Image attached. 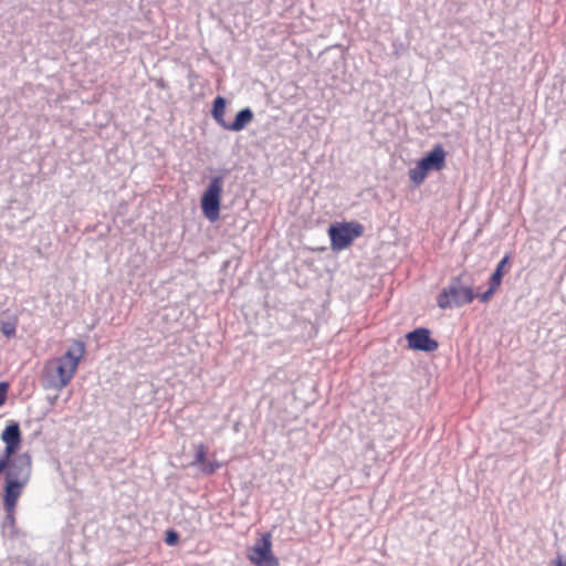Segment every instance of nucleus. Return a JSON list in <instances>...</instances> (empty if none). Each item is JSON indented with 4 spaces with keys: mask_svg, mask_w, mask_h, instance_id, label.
Segmentation results:
<instances>
[{
    "mask_svg": "<svg viewBox=\"0 0 566 566\" xmlns=\"http://www.w3.org/2000/svg\"><path fill=\"white\" fill-rule=\"evenodd\" d=\"M253 112L250 108L241 109L232 123H227L224 129L232 132H240L253 119Z\"/></svg>",
    "mask_w": 566,
    "mask_h": 566,
    "instance_id": "nucleus-9",
    "label": "nucleus"
},
{
    "mask_svg": "<svg viewBox=\"0 0 566 566\" xmlns=\"http://www.w3.org/2000/svg\"><path fill=\"white\" fill-rule=\"evenodd\" d=\"M499 289L497 285H493V283L489 282V289L483 294L480 295V301L486 303L493 296L494 292Z\"/></svg>",
    "mask_w": 566,
    "mask_h": 566,
    "instance_id": "nucleus-13",
    "label": "nucleus"
},
{
    "mask_svg": "<svg viewBox=\"0 0 566 566\" xmlns=\"http://www.w3.org/2000/svg\"><path fill=\"white\" fill-rule=\"evenodd\" d=\"M553 564H554V566H566V556L558 555V556L553 560Z\"/></svg>",
    "mask_w": 566,
    "mask_h": 566,
    "instance_id": "nucleus-18",
    "label": "nucleus"
},
{
    "mask_svg": "<svg viewBox=\"0 0 566 566\" xmlns=\"http://www.w3.org/2000/svg\"><path fill=\"white\" fill-rule=\"evenodd\" d=\"M365 228L357 221L335 222L329 226L327 233L334 252L349 248L353 242L364 234Z\"/></svg>",
    "mask_w": 566,
    "mask_h": 566,
    "instance_id": "nucleus-3",
    "label": "nucleus"
},
{
    "mask_svg": "<svg viewBox=\"0 0 566 566\" xmlns=\"http://www.w3.org/2000/svg\"><path fill=\"white\" fill-rule=\"evenodd\" d=\"M85 353V343L74 339L62 355L48 359L42 369L43 387L60 391L69 386L84 359Z\"/></svg>",
    "mask_w": 566,
    "mask_h": 566,
    "instance_id": "nucleus-2",
    "label": "nucleus"
},
{
    "mask_svg": "<svg viewBox=\"0 0 566 566\" xmlns=\"http://www.w3.org/2000/svg\"><path fill=\"white\" fill-rule=\"evenodd\" d=\"M447 151L442 145H436L423 158H421L416 167L409 169L410 180L416 185H421L429 171H440L446 167Z\"/></svg>",
    "mask_w": 566,
    "mask_h": 566,
    "instance_id": "nucleus-4",
    "label": "nucleus"
},
{
    "mask_svg": "<svg viewBox=\"0 0 566 566\" xmlns=\"http://www.w3.org/2000/svg\"><path fill=\"white\" fill-rule=\"evenodd\" d=\"M8 388V384L0 382V406H2L7 399Z\"/></svg>",
    "mask_w": 566,
    "mask_h": 566,
    "instance_id": "nucleus-17",
    "label": "nucleus"
},
{
    "mask_svg": "<svg viewBox=\"0 0 566 566\" xmlns=\"http://www.w3.org/2000/svg\"><path fill=\"white\" fill-rule=\"evenodd\" d=\"M179 536L178 533L170 530L166 533V543L170 546L176 545L178 543Z\"/></svg>",
    "mask_w": 566,
    "mask_h": 566,
    "instance_id": "nucleus-15",
    "label": "nucleus"
},
{
    "mask_svg": "<svg viewBox=\"0 0 566 566\" xmlns=\"http://www.w3.org/2000/svg\"><path fill=\"white\" fill-rule=\"evenodd\" d=\"M206 461H207V449L203 444H198L196 447V454H195V460L192 462L193 465H203L206 464Z\"/></svg>",
    "mask_w": 566,
    "mask_h": 566,
    "instance_id": "nucleus-12",
    "label": "nucleus"
},
{
    "mask_svg": "<svg viewBox=\"0 0 566 566\" xmlns=\"http://www.w3.org/2000/svg\"><path fill=\"white\" fill-rule=\"evenodd\" d=\"M247 557L255 566H279V559L272 551V536L270 533L261 535L247 552Z\"/></svg>",
    "mask_w": 566,
    "mask_h": 566,
    "instance_id": "nucleus-7",
    "label": "nucleus"
},
{
    "mask_svg": "<svg viewBox=\"0 0 566 566\" xmlns=\"http://www.w3.org/2000/svg\"><path fill=\"white\" fill-rule=\"evenodd\" d=\"M475 296L473 289L471 286L461 285V276H457L439 293L437 304L443 310L460 307L471 303Z\"/></svg>",
    "mask_w": 566,
    "mask_h": 566,
    "instance_id": "nucleus-5",
    "label": "nucleus"
},
{
    "mask_svg": "<svg viewBox=\"0 0 566 566\" xmlns=\"http://www.w3.org/2000/svg\"><path fill=\"white\" fill-rule=\"evenodd\" d=\"M409 348L413 350L434 352L439 344L430 337V331L424 327L416 328L406 335Z\"/></svg>",
    "mask_w": 566,
    "mask_h": 566,
    "instance_id": "nucleus-8",
    "label": "nucleus"
},
{
    "mask_svg": "<svg viewBox=\"0 0 566 566\" xmlns=\"http://www.w3.org/2000/svg\"><path fill=\"white\" fill-rule=\"evenodd\" d=\"M220 467L219 463H212V462H207L206 461V464L201 465V469H202V472L206 473V474H212L213 472H216V470H218Z\"/></svg>",
    "mask_w": 566,
    "mask_h": 566,
    "instance_id": "nucleus-16",
    "label": "nucleus"
},
{
    "mask_svg": "<svg viewBox=\"0 0 566 566\" xmlns=\"http://www.w3.org/2000/svg\"><path fill=\"white\" fill-rule=\"evenodd\" d=\"M222 186L221 177L212 178L201 197L202 213L211 222H216L220 217Z\"/></svg>",
    "mask_w": 566,
    "mask_h": 566,
    "instance_id": "nucleus-6",
    "label": "nucleus"
},
{
    "mask_svg": "<svg viewBox=\"0 0 566 566\" xmlns=\"http://www.w3.org/2000/svg\"><path fill=\"white\" fill-rule=\"evenodd\" d=\"M510 255H505L497 264L495 271L490 277V283H493V285L500 286L502 283V279L504 275V268L509 264Z\"/></svg>",
    "mask_w": 566,
    "mask_h": 566,
    "instance_id": "nucleus-11",
    "label": "nucleus"
},
{
    "mask_svg": "<svg viewBox=\"0 0 566 566\" xmlns=\"http://www.w3.org/2000/svg\"><path fill=\"white\" fill-rule=\"evenodd\" d=\"M6 448L0 457V474L4 472L2 505L4 520L2 527L9 530L11 535L18 533L17 506L32 473V459L30 454L22 453L13 457L21 447L22 438L18 422L9 423L1 433Z\"/></svg>",
    "mask_w": 566,
    "mask_h": 566,
    "instance_id": "nucleus-1",
    "label": "nucleus"
},
{
    "mask_svg": "<svg viewBox=\"0 0 566 566\" xmlns=\"http://www.w3.org/2000/svg\"><path fill=\"white\" fill-rule=\"evenodd\" d=\"M1 332L7 337H13L15 334V324L6 322L1 325Z\"/></svg>",
    "mask_w": 566,
    "mask_h": 566,
    "instance_id": "nucleus-14",
    "label": "nucleus"
},
{
    "mask_svg": "<svg viewBox=\"0 0 566 566\" xmlns=\"http://www.w3.org/2000/svg\"><path fill=\"white\" fill-rule=\"evenodd\" d=\"M226 99L222 97V96H217L213 101V105H212V111H211V114H212V117L214 118V120L222 127L224 128L226 125H227V120L224 119V114H226Z\"/></svg>",
    "mask_w": 566,
    "mask_h": 566,
    "instance_id": "nucleus-10",
    "label": "nucleus"
}]
</instances>
